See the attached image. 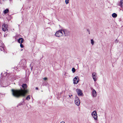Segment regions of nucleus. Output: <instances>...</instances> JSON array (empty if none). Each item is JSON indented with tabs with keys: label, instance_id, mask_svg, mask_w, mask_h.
Here are the masks:
<instances>
[{
	"label": "nucleus",
	"instance_id": "obj_1",
	"mask_svg": "<svg viewBox=\"0 0 123 123\" xmlns=\"http://www.w3.org/2000/svg\"><path fill=\"white\" fill-rule=\"evenodd\" d=\"M12 94L13 96L16 97H18L20 96H24L28 91L27 90H12Z\"/></svg>",
	"mask_w": 123,
	"mask_h": 123
},
{
	"label": "nucleus",
	"instance_id": "obj_2",
	"mask_svg": "<svg viewBox=\"0 0 123 123\" xmlns=\"http://www.w3.org/2000/svg\"><path fill=\"white\" fill-rule=\"evenodd\" d=\"M91 115L95 120H97L98 116L96 111H93L91 113Z\"/></svg>",
	"mask_w": 123,
	"mask_h": 123
},
{
	"label": "nucleus",
	"instance_id": "obj_3",
	"mask_svg": "<svg viewBox=\"0 0 123 123\" xmlns=\"http://www.w3.org/2000/svg\"><path fill=\"white\" fill-rule=\"evenodd\" d=\"M62 36H68L69 35V32L66 30H62Z\"/></svg>",
	"mask_w": 123,
	"mask_h": 123
},
{
	"label": "nucleus",
	"instance_id": "obj_4",
	"mask_svg": "<svg viewBox=\"0 0 123 123\" xmlns=\"http://www.w3.org/2000/svg\"><path fill=\"white\" fill-rule=\"evenodd\" d=\"M74 102L75 104L77 106H79L80 104V100L78 97L76 96L75 98Z\"/></svg>",
	"mask_w": 123,
	"mask_h": 123
},
{
	"label": "nucleus",
	"instance_id": "obj_5",
	"mask_svg": "<svg viewBox=\"0 0 123 123\" xmlns=\"http://www.w3.org/2000/svg\"><path fill=\"white\" fill-rule=\"evenodd\" d=\"M55 36L57 37L62 36V30H59L56 32L55 33Z\"/></svg>",
	"mask_w": 123,
	"mask_h": 123
},
{
	"label": "nucleus",
	"instance_id": "obj_6",
	"mask_svg": "<svg viewBox=\"0 0 123 123\" xmlns=\"http://www.w3.org/2000/svg\"><path fill=\"white\" fill-rule=\"evenodd\" d=\"M76 91L78 96H83L82 91L79 88L77 89H76Z\"/></svg>",
	"mask_w": 123,
	"mask_h": 123
},
{
	"label": "nucleus",
	"instance_id": "obj_7",
	"mask_svg": "<svg viewBox=\"0 0 123 123\" xmlns=\"http://www.w3.org/2000/svg\"><path fill=\"white\" fill-rule=\"evenodd\" d=\"M79 79L78 76H75L73 79V83L74 84H77L79 82Z\"/></svg>",
	"mask_w": 123,
	"mask_h": 123
},
{
	"label": "nucleus",
	"instance_id": "obj_8",
	"mask_svg": "<svg viewBox=\"0 0 123 123\" xmlns=\"http://www.w3.org/2000/svg\"><path fill=\"white\" fill-rule=\"evenodd\" d=\"M8 25H6L5 24H3L2 25V30L5 32L7 31H8Z\"/></svg>",
	"mask_w": 123,
	"mask_h": 123
},
{
	"label": "nucleus",
	"instance_id": "obj_9",
	"mask_svg": "<svg viewBox=\"0 0 123 123\" xmlns=\"http://www.w3.org/2000/svg\"><path fill=\"white\" fill-rule=\"evenodd\" d=\"M92 78L94 81L96 80V78L97 77V74L95 72H93L92 74Z\"/></svg>",
	"mask_w": 123,
	"mask_h": 123
},
{
	"label": "nucleus",
	"instance_id": "obj_10",
	"mask_svg": "<svg viewBox=\"0 0 123 123\" xmlns=\"http://www.w3.org/2000/svg\"><path fill=\"white\" fill-rule=\"evenodd\" d=\"M92 95L94 97H96L97 95V93L95 90L93 89H92Z\"/></svg>",
	"mask_w": 123,
	"mask_h": 123
},
{
	"label": "nucleus",
	"instance_id": "obj_11",
	"mask_svg": "<svg viewBox=\"0 0 123 123\" xmlns=\"http://www.w3.org/2000/svg\"><path fill=\"white\" fill-rule=\"evenodd\" d=\"M24 41V39L22 38H19L18 40V42L20 43H22Z\"/></svg>",
	"mask_w": 123,
	"mask_h": 123
},
{
	"label": "nucleus",
	"instance_id": "obj_12",
	"mask_svg": "<svg viewBox=\"0 0 123 123\" xmlns=\"http://www.w3.org/2000/svg\"><path fill=\"white\" fill-rule=\"evenodd\" d=\"M9 11V10L7 9V8L5 10H4L3 12V13H4V14H6Z\"/></svg>",
	"mask_w": 123,
	"mask_h": 123
},
{
	"label": "nucleus",
	"instance_id": "obj_13",
	"mask_svg": "<svg viewBox=\"0 0 123 123\" xmlns=\"http://www.w3.org/2000/svg\"><path fill=\"white\" fill-rule=\"evenodd\" d=\"M123 0H121L119 3V5L121 7L123 6Z\"/></svg>",
	"mask_w": 123,
	"mask_h": 123
},
{
	"label": "nucleus",
	"instance_id": "obj_14",
	"mask_svg": "<svg viewBox=\"0 0 123 123\" xmlns=\"http://www.w3.org/2000/svg\"><path fill=\"white\" fill-rule=\"evenodd\" d=\"M112 17L114 18H115L117 17V15L115 13H113L112 15Z\"/></svg>",
	"mask_w": 123,
	"mask_h": 123
},
{
	"label": "nucleus",
	"instance_id": "obj_15",
	"mask_svg": "<svg viewBox=\"0 0 123 123\" xmlns=\"http://www.w3.org/2000/svg\"><path fill=\"white\" fill-rule=\"evenodd\" d=\"M22 87L24 89H25L27 87V85L26 84H23Z\"/></svg>",
	"mask_w": 123,
	"mask_h": 123
},
{
	"label": "nucleus",
	"instance_id": "obj_16",
	"mask_svg": "<svg viewBox=\"0 0 123 123\" xmlns=\"http://www.w3.org/2000/svg\"><path fill=\"white\" fill-rule=\"evenodd\" d=\"M91 43L92 45H93L94 43V41L93 39H91Z\"/></svg>",
	"mask_w": 123,
	"mask_h": 123
},
{
	"label": "nucleus",
	"instance_id": "obj_17",
	"mask_svg": "<svg viewBox=\"0 0 123 123\" xmlns=\"http://www.w3.org/2000/svg\"><path fill=\"white\" fill-rule=\"evenodd\" d=\"M75 71H76V70L74 68H72V71L73 73H74L75 72Z\"/></svg>",
	"mask_w": 123,
	"mask_h": 123
},
{
	"label": "nucleus",
	"instance_id": "obj_18",
	"mask_svg": "<svg viewBox=\"0 0 123 123\" xmlns=\"http://www.w3.org/2000/svg\"><path fill=\"white\" fill-rule=\"evenodd\" d=\"M2 50H4L3 48V47L0 46V50L2 51Z\"/></svg>",
	"mask_w": 123,
	"mask_h": 123
},
{
	"label": "nucleus",
	"instance_id": "obj_19",
	"mask_svg": "<svg viewBox=\"0 0 123 123\" xmlns=\"http://www.w3.org/2000/svg\"><path fill=\"white\" fill-rule=\"evenodd\" d=\"M69 0H66L65 1V2L67 4L69 3Z\"/></svg>",
	"mask_w": 123,
	"mask_h": 123
},
{
	"label": "nucleus",
	"instance_id": "obj_20",
	"mask_svg": "<svg viewBox=\"0 0 123 123\" xmlns=\"http://www.w3.org/2000/svg\"><path fill=\"white\" fill-rule=\"evenodd\" d=\"M30 98V97L29 96H28L26 98V99L28 100H29V99Z\"/></svg>",
	"mask_w": 123,
	"mask_h": 123
},
{
	"label": "nucleus",
	"instance_id": "obj_21",
	"mask_svg": "<svg viewBox=\"0 0 123 123\" xmlns=\"http://www.w3.org/2000/svg\"><path fill=\"white\" fill-rule=\"evenodd\" d=\"M20 47L21 48H23L24 46H23V44H22V43H20Z\"/></svg>",
	"mask_w": 123,
	"mask_h": 123
},
{
	"label": "nucleus",
	"instance_id": "obj_22",
	"mask_svg": "<svg viewBox=\"0 0 123 123\" xmlns=\"http://www.w3.org/2000/svg\"><path fill=\"white\" fill-rule=\"evenodd\" d=\"M7 34H6V33H5L4 35V37H6L7 36Z\"/></svg>",
	"mask_w": 123,
	"mask_h": 123
},
{
	"label": "nucleus",
	"instance_id": "obj_23",
	"mask_svg": "<svg viewBox=\"0 0 123 123\" xmlns=\"http://www.w3.org/2000/svg\"><path fill=\"white\" fill-rule=\"evenodd\" d=\"M60 123H65L64 122L62 121Z\"/></svg>",
	"mask_w": 123,
	"mask_h": 123
},
{
	"label": "nucleus",
	"instance_id": "obj_24",
	"mask_svg": "<svg viewBox=\"0 0 123 123\" xmlns=\"http://www.w3.org/2000/svg\"><path fill=\"white\" fill-rule=\"evenodd\" d=\"M72 96V95H71V96H70V95H69V96L70 97H71V96Z\"/></svg>",
	"mask_w": 123,
	"mask_h": 123
},
{
	"label": "nucleus",
	"instance_id": "obj_25",
	"mask_svg": "<svg viewBox=\"0 0 123 123\" xmlns=\"http://www.w3.org/2000/svg\"><path fill=\"white\" fill-rule=\"evenodd\" d=\"M7 0H2L3 1H6Z\"/></svg>",
	"mask_w": 123,
	"mask_h": 123
},
{
	"label": "nucleus",
	"instance_id": "obj_26",
	"mask_svg": "<svg viewBox=\"0 0 123 123\" xmlns=\"http://www.w3.org/2000/svg\"><path fill=\"white\" fill-rule=\"evenodd\" d=\"M43 79H44V80H45L46 79V78H44Z\"/></svg>",
	"mask_w": 123,
	"mask_h": 123
},
{
	"label": "nucleus",
	"instance_id": "obj_27",
	"mask_svg": "<svg viewBox=\"0 0 123 123\" xmlns=\"http://www.w3.org/2000/svg\"><path fill=\"white\" fill-rule=\"evenodd\" d=\"M36 89H37H37H38V88H36Z\"/></svg>",
	"mask_w": 123,
	"mask_h": 123
},
{
	"label": "nucleus",
	"instance_id": "obj_28",
	"mask_svg": "<svg viewBox=\"0 0 123 123\" xmlns=\"http://www.w3.org/2000/svg\"><path fill=\"white\" fill-rule=\"evenodd\" d=\"M6 53H7L6 52Z\"/></svg>",
	"mask_w": 123,
	"mask_h": 123
}]
</instances>
